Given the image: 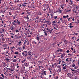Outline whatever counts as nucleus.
Masks as SVG:
<instances>
[{
	"instance_id": "nucleus-1",
	"label": "nucleus",
	"mask_w": 79,
	"mask_h": 79,
	"mask_svg": "<svg viewBox=\"0 0 79 79\" xmlns=\"http://www.w3.org/2000/svg\"><path fill=\"white\" fill-rule=\"evenodd\" d=\"M57 68L58 69V70L56 71L57 72H58V71L59 72H61V68L60 66L58 65L57 67Z\"/></svg>"
},
{
	"instance_id": "nucleus-60",
	"label": "nucleus",
	"mask_w": 79,
	"mask_h": 79,
	"mask_svg": "<svg viewBox=\"0 0 79 79\" xmlns=\"http://www.w3.org/2000/svg\"><path fill=\"white\" fill-rule=\"evenodd\" d=\"M73 12H74V13H76V10H73Z\"/></svg>"
},
{
	"instance_id": "nucleus-42",
	"label": "nucleus",
	"mask_w": 79,
	"mask_h": 79,
	"mask_svg": "<svg viewBox=\"0 0 79 79\" xmlns=\"http://www.w3.org/2000/svg\"><path fill=\"white\" fill-rule=\"evenodd\" d=\"M36 19H39V17L37 16L36 17Z\"/></svg>"
},
{
	"instance_id": "nucleus-53",
	"label": "nucleus",
	"mask_w": 79,
	"mask_h": 79,
	"mask_svg": "<svg viewBox=\"0 0 79 79\" xmlns=\"http://www.w3.org/2000/svg\"><path fill=\"white\" fill-rule=\"evenodd\" d=\"M33 43H35V44H37V42H35V41H34L33 42Z\"/></svg>"
},
{
	"instance_id": "nucleus-36",
	"label": "nucleus",
	"mask_w": 79,
	"mask_h": 79,
	"mask_svg": "<svg viewBox=\"0 0 79 79\" xmlns=\"http://www.w3.org/2000/svg\"><path fill=\"white\" fill-rule=\"evenodd\" d=\"M73 1H71L70 3H69V4L70 5H73Z\"/></svg>"
},
{
	"instance_id": "nucleus-64",
	"label": "nucleus",
	"mask_w": 79,
	"mask_h": 79,
	"mask_svg": "<svg viewBox=\"0 0 79 79\" xmlns=\"http://www.w3.org/2000/svg\"><path fill=\"white\" fill-rule=\"evenodd\" d=\"M21 27L19 28V30H21Z\"/></svg>"
},
{
	"instance_id": "nucleus-7",
	"label": "nucleus",
	"mask_w": 79,
	"mask_h": 79,
	"mask_svg": "<svg viewBox=\"0 0 79 79\" xmlns=\"http://www.w3.org/2000/svg\"><path fill=\"white\" fill-rule=\"evenodd\" d=\"M36 39H37V40L38 42H39V43H40V40H39V39H40V37H39L38 36L36 37Z\"/></svg>"
},
{
	"instance_id": "nucleus-58",
	"label": "nucleus",
	"mask_w": 79,
	"mask_h": 79,
	"mask_svg": "<svg viewBox=\"0 0 79 79\" xmlns=\"http://www.w3.org/2000/svg\"><path fill=\"white\" fill-rule=\"evenodd\" d=\"M16 2L17 3H18L19 2V0H17Z\"/></svg>"
},
{
	"instance_id": "nucleus-18",
	"label": "nucleus",
	"mask_w": 79,
	"mask_h": 79,
	"mask_svg": "<svg viewBox=\"0 0 79 79\" xmlns=\"http://www.w3.org/2000/svg\"><path fill=\"white\" fill-rule=\"evenodd\" d=\"M51 23H52V22L50 21H48L47 24L48 25H50V24H51Z\"/></svg>"
},
{
	"instance_id": "nucleus-51",
	"label": "nucleus",
	"mask_w": 79,
	"mask_h": 79,
	"mask_svg": "<svg viewBox=\"0 0 79 79\" xmlns=\"http://www.w3.org/2000/svg\"><path fill=\"white\" fill-rule=\"evenodd\" d=\"M27 26L28 27H31V26H30V25H29L28 23L27 24Z\"/></svg>"
},
{
	"instance_id": "nucleus-8",
	"label": "nucleus",
	"mask_w": 79,
	"mask_h": 79,
	"mask_svg": "<svg viewBox=\"0 0 79 79\" xmlns=\"http://www.w3.org/2000/svg\"><path fill=\"white\" fill-rule=\"evenodd\" d=\"M42 11H40L38 13V15H42Z\"/></svg>"
},
{
	"instance_id": "nucleus-17",
	"label": "nucleus",
	"mask_w": 79,
	"mask_h": 79,
	"mask_svg": "<svg viewBox=\"0 0 79 79\" xmlns=\"http://www.w3.org/2000/svg\"><path fill=\"white\" fill-rule=\"evenodd\" d=\"M57 23L56 21H53L52 22V23L54 24L55 23Z\"/></svg>"
},
{
	"instance_id": "nucleus-11",
	"label": "nucleus",
	"mask_w": 79,
	"mask_h": 79,
	"mask_svg": "<svg viewBox=\"0 0 79 79\" xmlns=\"http://www.w3.org/2000/svg\"><path fill=\"white\" fill-rule=\"evenodd\" d=\"M57 52H63V50H62V49H58L57 50Z\"/></svg>"
},
{
	"instance_id": "nucleus-2",
	"label": "nucleus",
	"mask_w": 79,
	"mask_h": 79,
	"mask_svg": "<svg viewBox=\"0 0 79 79\" xmlns=\"http://www.w3.org/2000/svg\"><path fill=\"white\" fill-rule=\"evenodd\" d=\"M22 54L23 56H25V57H26L27 56V53H26L25 52H23L22 53Z\"/></svg>"
},
{
	"instance_id": "nucleus-4",
	"label": "nucleus",
	"mask_w": 79,
	"mask_h": 79,
	"mask_svg": "<svg viewBox=\"0 0 79 79\" xmlns=\"http://www.w3.org/2000/svg\"><path fill=\"white\" fill-rule=\"evenodd\" d=\"M67 77H69L70 78H71V73H69L67 74Z\"/></svg>"
},
{
	"instance_id": "nucleus-30",
	"label": "nucleus",
	"mask_w": 79,
	"mask_h": 79,
	"mask_svg": "<svg viewBox=\"0 0 79 79\" xmlns=\"http://www.w3.org/2000/svg\"><path fill=\"white\" fill-rule=\"evenodd\" d=\"M44 35H46V36H47V33L46 32V31L44 32Z\"/></svg>"
},
{
	"instance_id": "nucleus-38",
	"label": "nucleus",
	"mask_w": 79,
	"mask_h": 79,
	"mask_svg": "<svg viewBox=\"0 0 79 79\" xmlns=\"http://www.w3.org/2000/svg\"><path fill=\"white\" fill-rule=\"evenodd\" d=\"M45 7L48 10V8H49V6H48V5L47 6Z\"/></svg>"
},
{
	"instance_id": "nucleus-59",
	"label": "nucleus",
	"mask_w": 79,
	"mask_h": 79,
	"mask_svg": "<svg viewBox=\"0 0 79 79\" xmlns=\"http://www.w3.org/2000/svg\"><path fill=\"white\" fill-rule=\"evenodd\" d=\"M2 40H3V41H4L5 40V38H3L2 39Z\"/></svg>"
},
{
	"instance_id": "nucleus-15",
	"label": "nucleus",
	"mask_w": 79,
	"mask_h": 79,
	"mask_svg": "<svg viewBox=\"0 0 79 79\" xmlns=\"http://www.w3.org/2000/svg\"><path fill=\"white\" fill-rule=\"evenodd\" d=\"M16 60L17 61H18V62H19H19L21 61L20 59H19V58H17V59Z\"/></svg>"
},
{
	"instance_id": "nucleus-63",
	"label": "nucleus",
	"mask_w": 79,
	"mask_h": 79,
	"mask_svg": "<svg viewBox=\"0 0 79 79\" xmlns=\"http://www.w3.org/2000/svg\"><path fill=\"white\" fill-rule=\"evenodd\" d=\"M37 58V56H35V58Z\"/></svg>"
},
{
	"instance_id": "nucleus-37",
	"label": "nucleus",
	"mask_w": 79,
	"mask_h": 79,
	"mask_svg": "<svg viewBox=\"0 0 79 79\" xmlns=\"http://www.w3.org/2000/svg\"><path fill=\"white\" fill-rule=\"evenodd\" d=\"M73 19V18H72V17H71L70 18H69L68 19V21H69L70 19Z\"/></svg>"
},
{
	"instance_id": "nucleus-50",
	"label": "nucleus",
	"mask_w": 79,
	"mask_h": 79,
	"mask_svg": "<svg viewBox=\"0 0 79 79\" xmlns=\"http://www.w3.org/2000/svg\"><path fill=\"white\" fill-rule=\"evenodd\" d=\"M67 53H69V50H67L66 51Z\"/></svg>"
},
{
	"instance_id": "nucleus-46",
	"label": "nucleus",
	"mask_w": 79,
	"mask_h": 79,
	"mask_svg": "<svg viewBox=\"0 0 79 79\" xmlns=\"http://www.w3.org/2000/svg\"><path fill=\"white\" fill-rule=\"evenodd\" d=\"M1 36L2 38H3V37H5V36H4V35H3V34Z\"/></svg>"
},
{
	"instance_id": "nucleus-33",
	"label": "nucleus",
	"mask_w": 79,
	"mask_h": 79,
	"mask_svg": "<svg viewBox=\"0 0 79 79\" xmlns=\"http://www.w3.org/2000/svg\"><path fill=\"white\" fill-rule=\"evenodd\" d=\"M1 13H3L2 10H0V14ZM0 17L1 18V16H0Z\"/></svg>"
},
{
	"instance_id": "nucleus-5",
	"label": "nucleus",
	"mask_w": 79,
	"mask_h": 79,
	"mask_svg": "<svg viewBox=\"0 0 79 79\" xmlns=\"http://www.w3.org/2000/svg\"><path fill=\"white\" fill-rule=\"evenodd\" d=\"M14 22H12V24H13V25H14V26H16V24H15V23H17V21L16 20H14Z\"/></svg>"
},
{
	"instance_id": "nucleus-14",
	"label": "nucleus",
	"mask_w": 79,
	"mask_h": 79,
	"mask_svg": "<svg viewBox=\"0 0 79 79\" xmlns=\"http://www.w3.org/2000/svg\"><path fill=\"white\" fill-rule=\"evenodd\" d=\"M27 59L28 60H29V61H31V56H29V57H27Z\"/></svg>"
},
{
	"instance_id": "nucleus-62",
	"label": "nucleus",
	"mask_w": 79,
	"mask_h": 79,
	"mask_svg": "<svg viewBox=\"0 0 79 79\" xmlns=\"http://www.w3.org/2000/svg\"><path fill=\"white\" fill-rule=\"evenodd\" d=\"M77 42H79V39H77Z\"/></svg>"
},
{
	"instance_id": "nucleus-52",
	"label": "nucleus",
	"mask_w": 79,
	"mask_h": 79,
	"mask_svg": "<svg viewBox=\"0 0 79 79\" xmlns=\"http://www.w3.org/2000/svg\"><path fill=\"white\" fill-rule=\"evenodd\" d=\"M76 53V51L75 50V49H74V51L73 52V53Z\"/></svg>"
},
{
	"instance_id": "nucleus-34",
	"label": "nucleus",
	"mask_w": 79,
	"mask_h": 79,
	"mask_svg": "<svg viewBox=\"0 0 79 79\" xmlns=\"http://www.w3.org/2000/svg\"><path fill=\"white\" fill-rule=\"evenodd\" d=\"M56 28H59V27H58V25L57 24H56Z\"/></svg>"
},
{
	"instance_id": "nucleus-32",
	"label": "nucleus",
	"mask_w": 79,
	"mask_h": 79,
	"mask_svg": "<svg viewBox=\"0 0 79 79\" xmlns=\"http://www.w3.org/2000/svg\"><path fill=\"white\" fill-rule=\"evenodd\" d=\"M1 76H2V77H3V78H4L5 76H4V75H3V74H1Z\"/></svg>"
},
{
	"instance_id": "nucleus-43",
	"label": "nucleus",
	"mask_w": 79,
	"mask_h": 79,
	"mask_svg": "<svg viewBox=\"0 0 79 79\" xmlns=\"http://www.w3.org/2000/svg\"><path fill=\"white\" fill-rule=\"evenodd\" d=\"M26 48V45H24L23 47V49H25Z\"/></svg>"
},
{
	"instance_id": "nucleus-22",
	"label": "nucleus",
	"mask_w": 79,
	"mask_h": 79,
	"mask_svg": "<svg viewBox=\"0 0 79 79\" xmlns=\"http://www.w3.org/2000/svg\"><path fill=\"white\" fill-rule=\"evenodd\" d=\"M38 62L40 64H42V63H43V62H42V61H39Z\"/></svg>"
},
{
	"instance_id": "nucleus-25",
	"label": "nucleus",
	"mask_w": 79,
	"mask_h": 79,
	"mask_svg": "<svg viewBox=\"0 0 79 79\" xmlns=\"http://www.w3.org/2000/svg\"><path fill=\"white\" fill-rule=\"evenodd\" d=\"M15 55H18V52H15Z\"/></svg>"
},
{
	"instance_id": "nucleus-49",
	"label": "nucleus",
	"mask_w": 79,
	"mask_h": 79,
	"mask_svg": "<svg viewBox=\"0 0 79 79\" xmlns=\"http://www.w3.org/2000/svg\"><path fill=\"white\" fill-rule=\"evenodd\" d=\"M65 61H69V60H68V58H67L65 60Z\"/></svg>"
},
{
	"instance_id": "nucleus-26",
	"label": "nucleus",
	"mask_w": 79,
	"mask_h": 79,
	"mask_svg": "<svg viewBox=\"0 0 79 79\" xmlns=\"http://www.w3.org/2000/svg\"><path fill=\"white\" fill-rule=\"evenodd\" d=\"M17 24H18V25H20V22L19 21L17 22Z\"/></svg>"
},
{
	"instance_id": "nucleus-28",
	"label": "nucleus",
	"mask_w": 79,
	"mask_h": 79,
	"mask_svg": "<svg viewBox=\"0 0 79 79\" xmlns=\"http://www.w3.org/2000/svg\"><path fill=\"white\" fill-rule=\"evenodd\" d=\"M18 43L19 44V45H22L21 41H19V42H18Z\"/></svg>"
},
{
	"instance_id": "nucleus-40",
	"label": "nucleus",
	"mask_w": 79,
	"mask_h": 79,
	"mask_svg": "<svg viewBox=\"0 0 79 79\" xmlns=\"http://www.w3.org/2000/svg\"><path fill=\"white\" fill-rule=\"evenodd\" d=\"M72 67H75V64H73L72 65Z\"/></svg>"
},
{
	"instance_id": "nucleus-41",
	"label": "nucleus",
	"mask_w": 79,
	"mask_h": 79,
	"mask_svg": "<svg viewBox=\"0 0 79 79\" xmlns=\"http://www.w3.org/2000/svg\"><path fill=\"white\" fill-rule=\"evenodd\" d=\"M69 27H70V28H72V27H74L73 26H71V25H70L69 26Z\"/></svg>"
},
{
	"instance_id": "nucleus-55",
	"label": "nucleus",
	"mask_w": 79,
	"mask_h": 79,
	"mask_svg": "<svg viewBox=\"0 0 79 79\" xmlns=\"http://www.w3.org/2000/svg\"><path fill=\"white\" fill-rule=\"evenodd\" d=\"M63 18H66V16H64V15L63 16Z\"/></svg>"
},
{
	"instance_id": "nucleus-27",
	"label": "nucleus",
	"mask_w": 79,
	"mask_h": 79,
	"mask_svg": "<svg viewBox=\"0 0 79 79\" xmlns=\"http://www.w3.org/2000/svg\"><path fill=\"white\" fill-rule=\"evenodd\" d=\"M47 9L46 7H44V8L43 9V10L45 11L47 10Z\"/></svg>"
},
{
	"instance_id": "nucleus-10",
	"label": "nucleus",
	"mask_w": 79,
	"mask_h": 79,
	"mask_svg": "<svg viewBox=\"0 0 79 79\" xmlns=\"http://www.w3.org/2000/svg\"><path fill=\"white\" fill-rule=\"evenodd\" d=\"M62 64H62L63 66H64V65H66V63H65V62L63 60L62 61Z\"/></svg>"
},
{
	"instance_id": "nucleus-54",
	"label": "nucleus",
	"mask_w": 79,
	"mask_h": 79,
	"mask_svg": "<svg viewBox=\"0 0 79 79\" xmlns=\"http://www.w3.org/2000/svg\"><path fill=\"white\" fill-rule=\"evenodd\" d=\"M56 27H54V29H55V30L56 31V30H58V29H57V28H56Z\"/></svg>"
},
{
	"instance_id": "nucleus-45",
	"label": "nucleus",
	"mask_w": 79,
	"mask_h": 79,
	"mask_svg": "<svg viewBox=\"0 0 79 79\" xmlns=\"http://www.w3.org/2000/svg\"><path fill=\"white\" fill-rule=\"evenodd\" d=\"M6 69L7 70H11V69H10V68H7Z\"/></svg>"
},
{
	"instance_id": "nucleus-29",
	"label": "nucleus",
	"mask_w": 79,
	"mask_h": 79,
	"mask_svg": "<svg viewBox=\"0 0 79 79\" xmlns=\"http://www.w3.org/2000/svg\"><path fill=\"white\" fill-rule=\"evenodd\" d=\"M28 16H29V15H27L26 18V19H27V20H29V17Z\"/></svg>"
},
{
	"instance_id": "nucleus-23",
	"label": "nucleus",
	"mask_w": 79,
	"mask_h": 79,
	"mask_svg": "<svg viewBox=\"0 0 79 79\" xmlns=\"http://www.w3.org/2000/svg\"><path fill=\"white\" fill-rule=\"evenodd\" d=\"M44 25H45V24H43V26L41 27V28H42V30H43V29H45V28H44Z\"/></svg>"
},
{
	"instance_id": "nucleus-57",
	"label": "nucleus",
	"mask_w": 79,
	"mask_h": 79,
	"mask_svg": "<svg viewBox=\"0 0 79 79\" xmlns=\"http://www.w3.org/2000/svg\"><path fill=\"white\" fill-rule=\"evenodd\" d=\"M56 18H57V16L54 17V19H56Z\"/></svg>"
},
{
	"instance_id": "nucleus-12",
	"label": "nucleus",
	"mask_w": 79,
	"mask_h": 79,
	"mask_svg": "<svg viewBox=\"0 0 79 79\" xmlns=\"http://www.w3.org/2000/svg\"><path fill=\"white\" fill-rule=\"evenodd\" d=\"M65 54L64 53H63V54H61V58H63V57L65 55Z\"/></svg>"
},
{
	"instance_id": "nucleus-24",
	"label": "nucleus",
	"mask_w": 79,
	"mask_h": 79,
	"mask_svg": "<svg viewBox=\"0 0 79 79\" xmlns=\"http://www.w3.org/2000/svg\"><path fill=\"white\" fill-rule=\"evenodd\" d=\"M58 11L59 12V13H61L62 12V11L61 10H58Z\"/></svg>"
},
{
	"instance_id": "nucleus-48",
	"label": "nucleus",
	"mask_w": 79,
	"mask_h": 79,
	"mask_svg": "<svg viewBox=\"0 0 79 79\" xmlns=\"http://www.w3.org/2000/svg\"><path fill=\"white\" fill-rule=\"evenodd\" d=\"M66 69V68L64 66L63 67V69L64 70V69Z\"/></svg>"
},
{
	"instance_id": "nucleus-6",
	"label": "nucleus",
	"mask_w": 79,
	"mask_h": 79,
	"mask_svg": "<svg viewBox=\"0 0 79 79\" xmlns=\"http://www.w3.org/2000/svg\"><path fill=\"white\" fill-rule=\"evenodd\" d=\"M22 6H24V7H25V6H26L27 3L26 2H24L23 3H22Z\"/></svg>"
},
{
	"instance_id": "nucleus-31",
	"label": "nucleus",
	"mask_w": 79,
	"mask_h": 79,
	"mask_svg": "<svg viewBox=\"0 0 79 79\" xmlns=\"http://www.w3.org/2000/svg\"><path fill=\"white\" fill-rule=\"evenodd\" d=\"M17 60H16V59H14L13 60V62H16Z\"/></svg>"
},
{
	"instance_id": "nucleus-16",
	"label": "nucleus",
	"mask_w": 79,
	"mask_h": 79,
	"mask_svg": "<svg viewBox=\"0 0 79 79\" xmlns=\"http://www.w3.org/2000/svg\"><path fill=\"white\" fill-rule=\"evenodd\" d=\"M13 48H15V47L14 46H13V47H10V50H11L13 49Z\"/></svg>"
},
{
	"instance_id": "nucleus-56",
	"label": "nucleus",
	"mask_w": 79,
	"mask_h": 79,
	"mask_svg": "<svg viewBox=\"0 0 79 79\" xmlns=\"http://www.w3.org/2000/svg\"><path fill=\"white\" fill-rule=\"evenodd\" d=\"M4 78H3V77H0V79H4Z\"/></svg>"
},
{
	"instance_id": "nucleus-35",
	"label": "nucleus",
	"mask_w": 79,
	"mask_h": 79,
	"mask_svg": "<svg viewBox=\"0 0 79 79\" xmlns=\"http://www.w3.org/2000/svg\"><path fill=\"white\" fill-rule=\"evenodd\" d=\"M28 55H31V52H28Z\"/></svg>"
},
{
	"instance_id": "nucleus-20",
	"label": "nucleus",
	"mask_w": 79,
	"mask_h": 79,
	"mask_svg": "<svg viewBox=\"0 0 79 79\" xmlns=\"http://www.w3.org/2000/svg\"><path fill=\"white\" fill-rule=\"evenodd\" d=\"M26 61V60L25 59V60H23V61H21V63H23L24 62H25V61Z\"/></svg>"
},
{
	"instance_id": "nucleus-9",
	"label": "nucleus",
	"mask_w": 79,
	"mask_h": 79,
	"mask_svg": "<svg viewBox=\"0 0 79 79\" xmlns=\"http://www.w3.org/2000/svg\"><path fill=\"white\" fill-rule=\"evenodd\" d=\"M5 60L6 61H7V63L10 62V61H10V59H9L8 58H6Z\"/></svg>"
},
{
	"instance_id": "nucleus-61",
	"label": "nucleus",
	"mask_w": 79,
	"mask_h": 79,
	"mask_svg": "<svg viewBox=\"0 0 79 79\" xmlns=\"http://www.w3.org/2000/svg\"><path fill=\"white\" fill-rule=\"evenodd\" d=\"M29 68L30 69H31V68H33V67H32V66H31V67H29Z\"/></svg>"
},
{
	"instance_id": "nucleus-19",
	"label": "nucleus",
	"mask_w": 79,
	"mask_h": 79,
	"mask_svg": "<svg viewBox=\"0 0 79 79\" xmlns=\"http://www.w3.org/2000/svg\"><path fill=\"white\" fill-rule=\"evenodd\" d=\"M25 66L27 67L29 66V64H27V63H25Z\"/></svg>"
},
{
	"instance_id": "nucleus-44",
	"label": "nucleus",
	"mask_w": 79,
	"mask_h": 79,
	"mask_svg": "<svg viewBox=\"0 0 79 79\" xmlns=\"http://www.w3.org/2000/svg\"><path fill=\"white\" fill-rule=\"evenodd\" d=\"M15 32H19V31L18 30H16Z\"/></svg>"
},
{
	"instance_id": "nucleus-47",
	"label": "nucleus",
	"mask_w": 79,
	"mask_h": 79,
	"mask_svg": "<svg viewBox=\"0 0 79 79\" xmlns=\"http://www.w3.org/2000/svg\"><path fill=\"white\" fill-rule=\"evenodd\" d=\"M46 71H44V75H46Z\"/></svg>"
},
{
	"instance_id": "nucleus-3",
	"label": "nucleus",
	"mask_w": 79,
	"mask_h": 79,
	"mask_svg": "<svg viewBox=\"0 0 79 79\" xmlns=\"http://www.w3.org/2000/svg\"><path fill=\"white\" fill-rule=\"evenodd\" d=\"M26 44H27V45H28L29 44V41L27 40H25V42H24V44L25 45H26Z\"/></svg>"
},
{
	"instance_id": "nucleus-13",
	"label": "nucleus",
	"mask_w": 79,
	"mask_h": 79,
	"mask_svg": "<svg viewBox=\"0 0 79 79\" xmlns=\"http://www.w3.org/2000/svg\"><path fill=\"white\" fill-rule=\"evenodd\" d=\"M27 15H28L29 16H31V13L30 12L27 11Z\"/></svg>"
},
{
	"instance_id": "nucleus-21",
	"label": "nucleus",
	"mask_w": 79,
	"mask_h": 79,
	"mask_svg": "<svg viewBox=\"0 0 79 79\" xmlns=\"http://www.w3.org/2000/svg\"><path fill=\"white\" fill-rule=\"evenodd\" d=\"M51 29H52V28H50L49 29V31L50 32V33H52V32H53L52 30H51Z\"/></svg>"
},
{
	"instance_id": "nucleus-39",
	"label": "nucleus",
	"mask_w": 79,
	"mask_h": 79,
	"mask_svg": "<svg viewBox=\"0 0 79 79\" xmlns=\"http://www.w3.org/2000/svg\"><path fill=\"white\" fill-rule=\"evenodd\" d=\"M45 29L46 30H47L48 31H49V29H48V28L47 27L45 29Z\"/></svg>"
}]
</instances>
